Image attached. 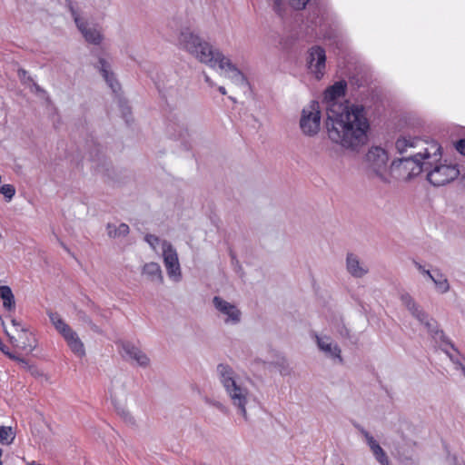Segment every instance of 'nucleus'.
I'll list each match as a JSON object with an SVG mask.
<instances>
[{"instance_id": "obj_1", "label": "nucleus", "mask_w": 465, "mask_h": 465, "mask_svg": "<svg viewBox=\"0 0 465 465\" xmlns=\"http://www.w3.org/2000/svg\"><path fill=\"white\" fill-rule=\"evenodd\" d=\"M369 128L362 105H334L326 119L330 140L346 149L356 150L364 144Z\"/></svg>"}, {"instance_id": "obj_2", "label": "nucleus", "mask_w": 465, "mask_h": 465, "mask_svg": "<svg viewBox=\"0 0 465 465\" xmlns=\"http://www.w3.org/2000/svg\"><path fill=\"white\" fill-rule=\"evenodd\" d=\"M180 44L201 63L206 64L212 68L219 67L223 71V75L230 79L235 85H248L246 77L236 65L222 52L213 48L197 35L189 31L182 32Z\"/></svg>"}, {"instance_id": "obj_3", "label": "nucleus", "mask_w": 465, "mask_h": 465, "mask_svg": "<svg viewBox=\"0 0 465 465\" xmlns=\"http://www.w3.org/2000/svg\"><path fill=\"white\" fill-rule=\"evenodd\" d=\"M218 380L222 384L237 414L245 421L249 420L247 407L252 400V393L239 378L235 371L228 364L220 363L216 367Z\"/></svg>"}, {"instance_id": "obj_4", "label": "nucleus", "mask_w": 465, "mask_h": 465, "mask_svg": "<svg viewBox=\"0 0 465 465\" xmlns=\"http://www.w3.org/2000/svg\"><path fill=\"white\" fill-rule=\"evenodd\" d=\"M422 173L426 174V179L433 186H443L455 180L460 171L456 164L442 159L441 146L438 143H431L424 149Z\"/></svg>"}, {"instance_id": "obj_5", "label": "nucleus", "mask_w": 465, "mask_h": 465, "mask_svg": "<svg viewBox=\"0 0 465 465\" xmlns=\"http://www.w3.org/2000/svg\"><path fill=\"white\" fill-rule=\"evenodd\" d=\"M400 299L411 314L425 326L435 342L439 343L440 348L453 361V355L450 350L456 351V349L444 332L439 329L437 322L430 318L410 293L402 292Z\"/></svg>"}, {"instance_id": "obj_6", "label": "nucleus", "mask_w": 465, "mask_h": 465, "mask_svg": "<svg viewBox=\"0 0 465 465\" xmlns=\"http://www.w3.org/2000/svg\"><path fill=\"white\" fill-rule=\"evenodd\" d=\"M424 151L392 161L388 175L391 180L408 182L422 173Z\"/></svg>"}, {"instance_id": "obj_7", "label": "nucleus", "mask_w": 465, "mask_h": 465, "mask_svg": "<svg viewBox=\"0 0 465 465\" xmlns=\"http://www.w3.org/2000/svg\"><path fill=\"white\" fill-rule=\"evenodd\" d=\"M50 322L55 330L63 336L70 350L77 356L85 355L84 345L78 334L62 319L57 312H48Z\"/></svg>"}, {"instance_id": "obj_8", "label": "nucleus", "mask_w": 465, "mask_h": 465, "mask_svg": "<svg viewBox=\"0 0 465 465\" xmlns=\"http://www.w3.org/2000/svg\"><path fill=\"white\" fill-rule=\"evenodd\" d=\"M387 152L380 146H372L365 156L368 170L383 183H390Z\"/></svg>"}, {"instance_id": "obj_9", "label": "nucleus", "mask_w": 465, "mask_h": 465, "mask_svg": "<svg viewBox=\"0 0 465 465\" xmlns=\"http://www.w3.org/2000/svg\"><path fill=\"white\" fill-rule=\"evenodd\" d=\"M321 124V111L318 102L312 101L302 111L300 127L307 136H313L318 134Z\"/></svg>"}, {"instance_id": "obj_10", "label": "nucleus", "mask_w": 465, "mask_h": 465, "mask_svg": "<svg viewBox=\"0 0 465 465\" xmlns=\"http://www.w3.org/2000/svg\"><path fill=\"white\" fill-rule=\"evenodd\" d=\"M213 304L217 311L218 316L223 319L226 325H236L242 320V312L238 307L220 296L213 298Z\"/></svg>"}, {"instance_id": "obj_11", "label": "nucleus", "mask_w": 465, "mask_h": 465, "mask_svg": "<svg viewBox=\"0 0 465 465\" xmlns=\"http://www.w3.org/2000/svg\"><path fill=\"white\" fill-rule=\"evenodd\" d=\"M306 64L309 72L317 79L323 77L326 69V53L319 46H312L307 53Z\"/></svg>"}, {"instance_id": "obj_12", "label": "nucleus", "mask_w": 465, "mask_h": 465, "mask_svg": "<svg viewBox=\"0 0 465 465\" xmlns=\"http://www.w3.org/2000/svg\"><path fill=\"white\" fill-rule=\"evenodd\" d=\"M347 90V83L344 80L335 82L328 87L323 94V103L325 104L326 115H329L330 110L334 105H351L348 101L342 102Z\"/></svg>"}, {"instance_id": "obj_13", "label": "nucleus", "mask_w": 465, "mask_h": 465, "mask_svg": "<svg viewBox=\"0 0 465 465\" xmlns=\"http://www.w3.org/2000/svg\"><path fill=\"white\" fill-rule=\"evenodd\" d=\"M162 251L163 262L169 277L174 279V281H179L181 279V268L175 249L169 242L163 241Z\"/></svg>"}, {"instance_id": "obj_14", "label": "nucleus", "mask_w": 465, "mask_h": 465, "mask_svg": "<svg viewBox=\"0 0 465 465\" xmlns=\"http://www.w3.org/2000/svg\"><path fill=\"white\" fill-rule=\"evenodd\" d=\"M318 349L329 359L338 363H343L341 350L328 335L313 334Z\"/></svg>"}, {"instance_id": "obj_15", "label": "nucleus", "mask_w": 465, "mask_h": 465, "mask_svg": "<svg viewBox=\"0 0 465 465\" xmlns=\"http://www.w3.org/2000/svg\"><path fill=\"white\" fill-rule=\"evenodd\" d=\"M70 11L77 28L82 33L84 39L90 44L99 45L103 40V35L100 31L94 26H90L84 21L72 5H70Z\"/></svg>"}, {"instance_id": "obj_16", "label": "nucleus", "mask_w": 465, "mask_h": 465, "mask_svg": "<svg viewBox=\"0 0 465 465\" xmlns=\"http://www.w3.org/2000/svg\"><path fill=\"white\" fill-rule=\"evenodd\" d=\"M353 426L365 439L367 445L371 449L373 456L378 460V462H380L381 465H389V459L385 451L382 450V448L380 446L377 440L373 438V436L359 423L354 422Z\"/></svg>"}, {"instance_id": "obj_17", "label": "nucleus", "mask_w": 465, "mask_h": 465, "mask_svg": "<svg viewBox=\"0 0 465 465\" xmlns=\"http://www.w3.org/2000/svg\"><path fill=\"white\" fill-rule=\"evenodd\" d=\"M122 349L124 356L136 362L141 367H147L150 364L149 357L137 346L131 342H123Z\"/></svg>"}, {"instance_id": "obj_18", "label": "nucleus", "mask_w": 465, "mask_h": 465, "mask_svg": "<svg viewBox=\"0 0 465 465\" xmlns=\"http://www.w3.org/2000/svg\"><path fill=\"white\" fill-rule=\"evenodd\" d=\"M331 330L339 335L342 340L348 341L351 344H357L359 338L356 334L351 333L347 328L341 318H334L331 322Z\"/></svg>"}, {"instance_id": "obj_19", "label": "nucleus", "mask_w": 465, "mask_h": 465, "mask_svg": "<svg viewBox=\"0 0 465 465\" xmlns=\"http://www.w3.org/2000/svg\"><path fill=\"white\" fill-rule=\"evenodd\" d=\"M97 68L112 91L117 93L120 89V84L114 74L111 71V64L104 58L101 57L98 60Z\"/></svg>"}, {"instance_id": "obj_20", "label": "nucleus", "mask_w": 465, "mask_h": 465, "mask_svg": "<svg viewBox=\"0 0 465 465\" xmlns=\"http://www.w3.org/2000/svg\"><path fill=\"white\" fill-rule=\"evenodd\" d=\"M346 268L348 272L355 278H361L369 272L368 266L361 262L358 256L353 253L347 255Z\"/></svg>"}, {"instance_id": "obj_21", "label": "nucleus", "mask_w": 465, "mask_h": 465, "mask_svg": "<svg viewBox=\"0 0 465 465\" xmlns=\"http://www.w3.org/2000/svg\"><path fill=\"white\" fill-rule=\"evenodd\" d=\"M142 273L147 276L152 282L162 283L163 277L161 267L156 262L145 263L143 267Z\"/></svg>"}, {"instance_id": "obj_22", "label": "nucleus", "mask_w": 465, "mask_h": 465, "mask_svg": "<svg viewBox=\"0 0 465 465\" xmlns=\"http://www.w3.org/2000/svg\"><path fill=\"white\" fill-rule=\"evenodd\" d=\"M430 280L433 282L435 288L439 292L445 293L450 290V284L447 278L439 269H433V274Z\"/></svg>"}, {"instance_id": "obj_23", "label": "nucleus", "mask_w": 465, "mask_h": 465, "mask_svg": "<svg viewBox=\"0 0 465 465\" xmlns=\"http://www.w3.org/2000/svg\"><path fill=\"white\" fill-rule=\"evenodd\" d=\"M0 298L3 300V307L11 312L15 308V300L11 288L7 285L0 286Z\"/></svg>"}, {"instance_id": "obj_24", "label": "nucleus", "mask_w": 465, "mask_h": 465, "mask_svg": "<svg viewBox=\"0 0 465 465\" xmlns=\"http://www.w3.org/2000/svg\"><path fill=\"white\" fill-rule=\"evenodd\" d=\"M419 139L411 136H401L397 139L395 148L400 153H403L408 148H415Z\"/></svg>"}, {"instance_id": "obj_25", "label": "nucleus", "mask_w": 465, "mask_h": 465, "mask_svg": "<svg viewBox=\"0 0 465 465\" xmlns=\"http://www.w3.org/2000/svg\"><path fill=\"white\" fill-rule=\"evenodd\" d=\"M106 230L111 238L124 237L129 233V226L126 223H120L118 226L108 223Z\"/></svg>"}, {"instance_id": "obj_26", "label": "nucleus", "mask_w": 465, "mask_h": 465, "mask_svg": "<svg viewBox=\"0 0 465 465\" xmlns=\"http://www.w3.org/2000/svg\"><path fill=\"white\" fill-rule=\"evenodd\" d=\"M167 132L174 138L181 137L183 132H185V124L178 119L170 120L167 124Z\"/></svg>"}, {"instance_id": "obj_27", "label": "nucleus", "mask_w": 465, "mask_h": 465, "mask_svg": "<svg viewBox=\"0 0 465 465\" xmlns=\"http://www.w3.org/2000/svg\"><path fill=\"white\" fill-rule=\"evenodd\" d=\"M15 433L11 427H0V443L11 444L15 440Z\"/></svg>"}, {"instance_id": "obj_28", "label": "nucleus", "mask_w": 465, "mask_h": 465, "mask_svg": "<svg viewBox=\"0 0 465 465\" xmlns=\"http://www.w3.org/2000/svg\"><path fill=\"white\" fill-rule=\"evenodd\" d=\"M333 13L331 11H329L328 9H319L317 17L312 20V23L315 26L322 27L323 25V22L328 17H332Z\"/></svg>"}, {"instance_id": "obj_29", "label": "nucleus", "mask_w": 465, "mask_h": 465, "mask_svg": "<svg viewBox=\"0 0 465 465\" xmlns=\"http://www.w3.org/2000/svg\"><path fill=\"white\" fill-rule=\"evenodd\" d=\"M0 193L10 201L15 193V188L12 184L0 185Z\"/></svg>"}, {"instance_id": "obj_30", "label": "nucleus", "mask_w": 465, "mask_h": 465, "mask_svg": "<svg viewBox=\"0 0 465 465\" xmlns=\"http://www.w3.org/2000/svg\"><path fill=\"white\" fill-rule=\"evenodd\" d=\"M204 401H205L206 404L216 408L217 410H219L223 413H227V411H228L227 407L223 402H221L219 401L213 400L211 398L206 397L204 399Z\"/></svg>"}, {"instance_id": "obj_31", "label": "nucleus", "mask_w": 465, "mask_h": 465, "mask_svg": "<svg viewBox=\"0 0 465 465\" xmlns=\"http://www.w3.org/2000/svg\"><path fill=\"white\" fill-rule=\"evenodd\" d=\"M144 241L152 247L153 250H156V246L162 242L159 237L153 234H146Z\"/></svg>"}, {"instance_id": "obj_32", "label": "nucleus", "mask_w": 465, "mask_h": 465, "mask_svg": "<svg viewBox=\"0 0 465 465\" xmlns=\"http://www.w3.org/2000/svg\"><path fill=\"white\" fill-rule=\"evenodd\" d=\"M289 5L295 10H302L310 0H287Z\"/></svg>"}, {"instance_id": "obj_33", "label": "nucleus", "mask_w": 465, "mask_h": 465, "mask_svg": "<svg viewBox=\"0 0 465 465\" xmlns=\"http://www.w3.org/2000/svg\"><path fill=\"white\" fill-rule=\"evenodd\" d=\"M414 263V266L417 268V270L422 273L423 275L427 276L429 279H430V277L432 276L433 274V270H426L425 267L423 265H421V263H420L419 262L417 261H414L413 262Z\"/></svg>"}, {"instance_id": "obj_34", "label": "nucleus", "mask_w": 465, "mask_h": 465, "mask_svg": "<svg viewBox=\"0 0 465 465\" xmlns=\"http://www.w3.org/2000/svg\"><path fill=\"white\" fill-rule=\"evenodd\" d=\"M11 323L17 331H20L24 335H26L27 328L25 326H23L20 322L14 318H11Z\"/></svg>"}, {"instance_id": "obj_35", "label": "nucleus", "mask_w": 465, "mask_h": 465, "mask_svg": "<svg viewBox=\"0 0 465 465\" xmlns=\"http://www.w3.org/2000/svg\"><path fill=\"white\" fill-rule=\"evenodd\" d=\"M120 104V107H121V110H122V114L124 116L125 118V121L128 123L129 120L127 118V115L130 114V107L127 105V104L122 100H120L119 102Z\"/></svg>"}, {"instance_id": "obj_36", "label": "nucleus", "mask_w": 465, "mask_h": 465, "mask_svg": "<svg viewBox=\"0 0 465 465\" xmlns=\"http://www.w3.org/2000/svg\"><path fill=\"white\" fill-rule=\"evenodd\" d=\"M455 147L459 153L465 155V139L460 140Z\"/></svg>"}, {"instance_id": "obj_37", "label": "nucleus", "mask_w": 465, "mask_h": 465, "mask_svg": "<svg viewBox=\"0 0 465 465\" xmlns=\"http://www.w3.org/2000/svg\"><path fill=\"white\" fill-rule=\"evenodd\" d=\"M283 0H273L274 3V10L279 15H282V3Z\"/></svg>"}, {"instance_id": "obj_38", "label": "nucleus", "mask_w": 465, "mask_h": 465, "mask_svg": "<svg viewBox=\"0 0 465 465\" xmlns=\"http://www.w3.org/2000/svg\"><path fill=\"white\" fill-rule=\"evenodd\" d=\"M80 319L87 324H92V320L84 312H80Z\"/></svg>"}, {"instance_id": "obj_39", "label": "nucleus", "mask_w": 465, "mask_h": 465, "mask_svg": "<svg viewBox=\"0 0 465 465\" xmlns=\"http://www.w3.org/2000/svg\"><path fill=\"white\" fill-rule=\"evenodd\" d=\"M203 76H204V81L210 85V86H213L214 85V83L213 82V80L210 78V76L206 74H203Z\"/></svg>"}, {"instance_id": "obj_40", "label": "nucleus", "mask_w": 465, "mask_h": 465, "mask_svg": "<svg viewBox=\"0 0 465 465\" xmlns=\"http://www.w3.org/2000/svg\"><path fill=\"white\" fill-rule=\"evenodd\" d=\"M25 75H26V71L24 70V69H20L18 71V76L23 80L25 78Z\"/></svg>"}, {"instance_id": "obj_41", "label": "nucleus", "mask_w": 465, "mask_h": 465, "mask_svg": "<svg viewBox=\"0 0 465 465\" xmlns=\"http://www.w3.org/2000/svg\"><path fill=\"white\" fill-rule=\"evenodd\" d=\"M88 325L91 327V329L94 331H95V332H100L101 331L100 328L96 324H94L93 322H92V324H88Z\"/></svg>"}, {"instance_id": "obj_42", "label": "nucleus", "mask_w": 465, "mask_h": 465, "mask_svg": "<svg viewBox=\"0 0 465 465\" xmlns=\"http://www.w3.org/2000/svg\"><path fill=\"white\" fill-rule=\"evenodd\" d=\"M218 90L222 94H226V89L223 86H219Z\"/></svg>"}, {"instance_id": "obj_43", "label": "nucleus", "mask_w": 465, "mask_h": 465, "mask_svg": "<svg viewBox=\"0 0 465 465\" xmlns=\"http://www.w3.org/2000/svg\"><path fill=\"white\" fill-rule=\"evenodd\" d=\"M27 465H42V464L37 463V462H35V461H31V462H29Z\"/></svg>"}, {"instance_id": "obj_44", "label": "nucleus", "mask_w": 465, "mask_h": 465, "mask_svg": "<svg viewBox=\"0 0 465 465\" xmlns=\"http://www.w3.org/2000/svg\"><path fill=\"white\" fill-rule=\"evenodd\" d=\"M157 88L159 89L160 92H162L163 89V86H161L160 84H157Z\"/></svg>"}, {"instance_id": "obj_45", "label": "nucleus", "mask_w": 465, "mask_h": 465, "mask_svg": "<svg viewBox=\"0 0 465 465\" xmlns=\"http://www.w3.org/2000/svg\"><path fill=\"white\" fill-rule=\"evenodd\" d=\"M5 333H6V335H8V336L10 337V340H11V341H13V340H14V337L10 336V335H9V332H8L6 330H5Z\"/></svg>"}, {"instance_id": "obj_46", "label": "nucleus", "mask_w": 465, "mask_h": 465, "mask_svg": "<svg viewBox=\"0 0 465 465\" xmlns=\"http://www.w3.org/2000/svg\"><path fill=\"white\" fill-rule=\"evenodd\" d=\"M463 372L465 373V367L461 366Z\"/></svg>"}]
</instances>
